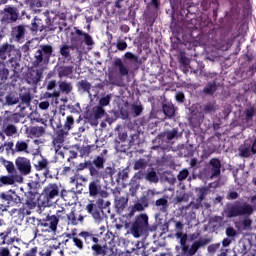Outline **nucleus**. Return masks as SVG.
Listing matches in <instances>:
<instances>
[{"instance_id": "f257e3e1", "label": "nucleus", "mask_w": 256, "mask_h": 256, "mask_svg": "<svg viewBox=\"0 0 256 256\" xmlns=\"http://www.w3.org/2000/svg\"><path fill=\"white\" fill-rule=\"evenodd\" d=\"M56 197H61L66 202L71 203V197L75 199L76 195L71 191L61 190V186L57 183H49L44 187L38 201L41 207H50Z\"/></svg>"}, {"instance_id": "f03ea898", "label": "nucleus", "mask_w": 256, "mask_h": 256, "mask_svg": "<svg viewBox=\"0 0 256 256\" xmlns=\"http://www.w3.org/2000/svg\"><path fill=\"white\" fill-rule=\"evenodd\" d=\"M78 237L83 239L84 245L91 249L93 256H107L109 247L107 243L103 244L101 235L93 233V231L83 230L78 234Z\"/></svg>"}, {"instance_id": "7ed1b4c3", "label": "nucleus", "mask_w": 256, "mask_h": 256, "mask_svg": "<svg viewBox=\"0 0 256 256\" xmlns=\"http://www.w3.org/2000/svg\"><path fill=\"white\" fill-rule=\"evenodd\" d=\"M190 38L186 41L192 47H197L199 45H208L209 43H217L219 41V34L217 29H211L207 34L201 32V27L197 24H194L193 27H190Z\"/></svg>"}, {"instance_id": "20e7f679", "label": "nucleus", "mask_w": 256, "mask_h": 256, "mask_svg": "<svg viewBox=\"0 0 256 256\" xmlns=\"http://www.w3.org/2000/svg\"><path fill=\"white\" fill-rule=\"evenodd\" d=\"M130 233L135 239L149 235V216L145 213L135 217L130 226Z\"/></svg>"}, {"instance_id": "39448f33", "label": "nucleus", "mask_w": 256, "mask_h": 256, "mask_svg": "<svg viewBox=\"0 0 256 256\" xmlns=\"http://www.w3.org/2000/svg\"><path fill=\"white\" fill-rule=\"evenodd\" d=\"M70 43L72 51H79L83 47V43L88 47L94 45L93 37L87 32H83L78 27H74V32L70 33Z\"/></svg>"}, {"instance_id": "423d86ee", "label": "nucleus", "mask_w": 256, "mask_h": 256, "mask_svg": "<svg viewBox=\"0 0 256 256\" xmlns=\"http://www.w3.org/2000/svg\"><path fill=\"white\" fill-rule=\"evenodd\" d=\"M114 67L118 68L119 73L115 71H109L108 79L111 85L119 86L123 81V77H127V75H129V67L123 64V60H121V58H116L114 60Z\"/></svg>"}, {"instance_id": "0eeeda50", "label": "nucleus", "mask_w": 256, "mask_h": 256, "mask_svg": "<svg viewBox=\"0 0 256 256\" xmlns=\"http://www.w3.org/2000/svg\"><path fill=\"white\" fill-rule=\"evenodd\" d=\"M17 241V228L0 219V245H11Z\"/></svg>"}, {"instance_id": "6e6552de", "label": "nucleus", "mask_w": 256, "mask_h": 256, "mask_svg": "<svg viewBox=\"0 0 256 256\" xmlns=\"http://www.w3.org/2000/svg\"><path fill=\"white\" fill-rule=\"evenodd\" d=\"M224 213L228 219L233 217H243V215H253V206L248 203H234L224 210Z\"/></svg>"}, {"instance_id": "1a4fd4ad", "label": "nucleus", "mask_w": 256, "mask_h": 256, "mask_svg": "<svg viewBox=\"0 0 256 256\" xmlns=\"http://www.w3.org/2000/svg\"><path fill=\"white\" fill-rule=\"evenodd\" d=\"M61 214L65 215V212H63V210H58L56 214H48L45 218L39 220V225L41 227H45V231H47V233H57L59 219L62 218Z\"/></svg>"}, {"instance_id": "9d476101", "label": "nucleus", "mask_w": 256, "mask_h": 256, "mask_svg": "<svg viewBox=\"0 0 256 256\" xmlns=\"http://www.w3.org/2000/svg\"><path fill=\"white\" fill-rule=\"evenodd\" d=\"M26 199L25 202L22 204V207L19 208V215L20 217H25V215H29L32 211V209H35L38 205H41L39 203V198L37 199V195L35 192L29 191L28 193L25 194Z\"/></svg>"}, {"instance_id": "9b49d317", "label": "nucleus", "mask_w": 256, "mask_h": 256, "mask_svg": "<svg viewBox=\"0 0 256 256\" xmlns=\"http://www.w3.org/2000/svg\"><path fill=\"white\" fill-rule=\"evenodd\" d=\"M98 160L100 161V165L94 172V179H109V177L112 179L113 175H115V169L111 166H108L105 168V157L98 156ZM104 170V171H103Z\"/></svg>"}, {"instance_id": "f8f14e48", "label": "nucleus", "mask_w": 256, "mask_h": 256, "mask_svg": "<svg viewBox=\"0 0 256 256\" xmlns=\"http://www.w3.org/2000/svg\"><path fill=\"white\" fill-rule=\"evenodd\" d=\"M59 91L53 90V92H45L44 97L46 99H59L61 97V93L63 95H71L73 92V84L67 81H60L59 84Z\"/></svg>"}, {"instance_id": "ddd939ff", "label": "nucleus", "mask_w": 256, "mask_h": 256, "mask_svg": "<svg viewBox=\"0 0 256 256\" xmlns=\"http://www.w3.org/2000/svg\"><path fill=\"white\" fill-rule=\"evenodd\" d=\"M3 39V35L0 34V41ZM21 51V49L17 48L15 44H11L9 42H0V61L3 63L6 59L13 57V55H17Z\"/></svg>"}, {"instance_id": "4468645a", "label": "nucleus", "mask_w": 256, "mask_h": 256, "mask_svg": "<svg viewBox=\"0 0 256 256\" xmlns=\"http://www.w3.org/2000/svg\"><path fill=\"white\" fill-rule=\"evenodd\" d=\"M0 199L6 207H15V205L21 204V197L17 192L10 189L7 192H2L0 194Z\"/></svg>"}, {"instance_id": "2eb2a0df", "label": "nucleus", "mask_w": 256, "mask_h": 256, "mask_svg": "<svg viewBox=\"0 0 256 256\" xmlns=\"http://www.w3.org/2000/svg\"><path fill=\"white\" fill-rule=\"evenodd\" d=\"M151 201V198H149V194L147 196L143 195L138 199L136 202H134V205L130 208V212L128 213V217H133L135 213H141L149 207V203Z\"/></svg>"}, {"instance_id": "dca6fc26", "label": "nucleus", "mask_w": 256, "mask_h": 256, "mask_svg": "<svg viewBox=\"0 0 256 256\" xmlns=\"http://www.w3.org/2000/svg\"><path fill=\"white\" fill-rule=\"evenodd\" d=\"M15 166L20 175H31V160L27 157L19 156L15 159Z\"/></svg>"}, {"instance_id": "f3484780", "label": "nucleus", "mask_w": 256, "mask_h": 256, "mask_svg": "<svg viewBox=\"0 0 256 256\" xmlns=\"http://www.w3.org/2000/svg\"><path fill=\"white\" fill-rule=\"evenodd\" d=\"M98 206L91 201L88 205H86V211L91 215L96 221V223H101L103 221V218L101 217V211L103 207V199L98 200Z\"/></svg>"}, {"instance_id": "a211bd4d", "label": "nucleus", "mask_w": 256, "mask_h": 256, "mask_svg": "<svg viewBox=\"0 0 256 256\" xmlns=\"http://www.w3.org/2000/svg\"><path fill=\"white\" fill-rule=\"evenodd\" d=\"M67 137H69L68 130H65L63 128V125L59 123L54 129V139H53L54 145L61 147V145L65 143V139H67Z\"/></svg>"}, {"instance_id": "6ab92c4d", "label": "nucleus", "mask_w": 256, "mask_h": 256, "mask_svg": "<svg viewBox=\"0 0 256 256\" xmlns=\"http://www.w3.org/2000/svg\"><path fill=\"white\" fill-rule=\"evenodd\" d=\"M17 19H19V10L11 5L5 6L2 21L5 23H15L17 22Z\"/></svg>"}, {"instance_id": "aec40b11", "label": "nucleus", "mask_w": 256, "mask_h": 256, "mask_svg": "<svg viewBox=\"0 0 256 256\" xmlns=\"http://www.w3.org/2000/svg\"><path fill=\"white\" fill-rule=\"evenodd\" d=\"M100 165L99 156H96L92 161L88 160L78 165V171H83L84 169L89 170L90 177H95V171Z\"/></svg>"}, {"instance_id": "412c9836", "label": "nucleus", "mask_w": 256, "mask_h": 256, "mask_svg": "<svg viewBox=\"0 0 256 256\" xmlns=\"http://www.w3.org/2000/svg\"><path fill=\"white\" fill-rule=\"evenodd\" d=\"M148 197L150 199L151 205H155V207L160 208V213H167L169 209V200H167V198L163 197V198H159L156 201L153 200V197H155V192H153L152 190L148 192Z\"/></svg>"}, {"instance_id": "4be33fe9", "label": "nucleus", "mask_w": 256, "mask_h": 256, "mask_svg": "<svg viewBox=\"0 0 256 256\" xmlns=\"http://www.w3.org/2000/svg\"><path fill=\"white\" fill-rule=\"evenodd\" d=\"M19 61H21V51L12 55L10 58H8V61H6L7 67L10 69V71H13L14 75H19L21 71V64Z\"/></svg>"}, {"instance_id": "5701e85b", "label": "nucleus", "mask_w": 256, "mask_h": 256, "mask_svg": "<svg viewBox=\"0 0 256 256\" xmlns=\"http://www.w3.org/2000/svg\"><path fill=\"white\" fill-rule=\"evenodd\" d=\"M42 77L43 72H41L40 70L32 69L26 74L25 81L26 83H28V85H31L32 87H37V85L41 83Z\"/></svg>"}, {"instance_id": "b1692460", "label": "nucleus", "mask_w": 256, "mask_h": 256, "mask_svg": "<svg viewBox=\"0 0 256 256\" xmlns=\"http://www.w3.org/2000/svg\"><path fill=\"white\" fill-rule=\"evenodd\" d=\"M27 35V29L24 25H18L12 28L11 37L15 43H23Z\"/></svg>"}, {"instance_id": "393cba45", "label": "nucleus", "mask_w": 256, "mask_h": 256, "mask_svg": "<svg viewBox=\"0 0 256 256\" xmlns=\"http://www.w3.org/2000/svg\"><path fill=\"white\" fill-rule=\"evenodd\" d=\"M55 29H57V27L45 26L43 24V20L37 17L34 18L30 27V31H32V33H37V31H55Z\"/></svg>"}, {"instance_id": "a878e982", "label": "nucleus", "mask_w": 256, "mask_h": 256, "mask_svg": "<svg viewBox=\"0 0 256 256\" xmlns=\"http://www.w3.org/2000/svg\"><path fill=\"white\" fill-rule=\"evenodd\" d=\"M210 242L211 240L209 239H200L198 241H195L190 248L189 246H187V251L182 253L186 256H193L197 253V251H199V249H201V247H204V245H208V243Z\"/></svg>"}, {"instance_id": "bb28decb", "label": "nucleus", "mask_w": 256, "mask_h": 256, "mask_svg": "<svg viewBox=\"0 0 256 256\" xmlns=\"http://www.w3.org/2000/svg\"><path fill=\"white\" fill-rule=\"evenodd\" d=\"M101 180L100 178H94L88 185L89 197H99L101 195Z\"/></svg>"}, {"instance_id": "cd10ccee", "label": "nucleus", "mask_w": 256, "mask_h": 256, "mask_svg": "<svg viewBox=\"0 0 256 256\" xmlns=\"http://www.w3.org/2000/svg\"><path fill=\"white\" fill-rule=\"evenodd\" d=\"M179 128H173L172 130H166L160 134H158V139H161V141H167L169 143L170 141H173V139H179Z\"/></svg>"}, {"instance_id": "c85d7f7f", "label": "nucleus", "mask_w": 256, "mask_h": 256, "mask_svg": "<svg viewBox=\"0 0 256 256\" xmlns=\"http://www.w3.org/2000/svg\"><path fill=\"white\" fill-rule=\"evenodd\" d=\"M211 165V176L210 179H215V177H219L221 175V160L219 158H212L209 161Z\"/></svg>"}, {"instance_id": "c756f323", "label": "nucleus", "mask_w": 256, "mask_h": 256, "mask_svg": "<svg viewBox=\"0 0 256 256\" xmlns=\"http://www.w3.org/2000/svg\"><path fill=\"white\" fill-rule=\"evenodd\" d=\"M18 129L17 126L11 123L3 122L2 125V132H0V135H6V137H14V135H17Z\"/></svg>"}, {"instance_id": "7c9ffc66", "label": "nucleus", "mask_w": 256, "mask_h": 256, "mask_svg": "<svg viewBox=\"0 0 256 256\" xmlns=\"http://www.w3.org/2000/svg\"><path fill=\"white\" fill-rule=\"evenodd\" d=\"M27 133L31 139L43 137L45 135V127L43 126H31L27 129Z\"/></svg>"}, {"instance_id": "2f4dec72", "label": "nucleus", "mask_w": 256, "mask_h": 256, "mask_svg": "<svg viewBox=\"0 0 256 256\" xmlns=\"http://www.w3.org/2000/svg\"><path fill=\"white\" fill-rule=\"evenodd\" d=\"M21 255V248L13 246L9 247H0V256H19Z\"/></svg>"}, {"instance_id": "473e14b6", "label": "nucleus", "mask_w": 256, "mask_h": 256, "mask_svg": "<svg viewBox=\"0 0 256 256\" xmlns=\"http://www.w3.org/2000/svg\"><path fill=\"white\" fill-rule=\"evenodd\" d=\"M36 171H44V175L49 177L51 171L49 170V161L45 158L38 160L37 164H35Z\"/></svg>"}, {"instance_id": "72a5a7b5", "label": "nucleus", "mask_w": 256, "mask_h": 256, "mask_svg": "<svg viewBox=\"0 0 256 256\" xmlns=\"http://www.w3.org/2000/svg\"><path fill=\"white\" fill-rule=\"evenodd\" d=\"M238 153L239 156L243 157L244 159L251 157V155H253L251 152V143L245 141L244 144L238 148Z\"/></svg>"}, {"instance_id": "f704fd0d", "label": "nucleus", "mask_w": 256, "mask_h": 256, "mask_svg": "<svg viewBox=\"0 0 256 256\" xmlns=\"http://www.w3.org/2000/svg\"><path fill=\"white\" fill-rule=\"evenodd\" d=\"M66 237L68 239H72L74 246L79 250V251H83V249H85V244H84V240L79 238V236H77V233L72 232L71 234H66Z\"/></svg>"}, {"instance_id": "c9c22d12", "label": "nucleus", "mask_w": 256, "mask_h": 256, "mask_svg": "<svg viewBox=\"0 0 256 256\" xmlns=\"http://www.w3.org/2000/svg\"><path fill=\"white\" fill-rule=\"evenodd\" d=\"M56 71L59 79H63V77H71V75H73V66H58Z\"/></svg>"}, {"instance_id": "e433bc0d", "label": "nucleus", "mask_w": 256, "mask_h": 256, "mask_svg": "<svg viewBox=\"0 0 256 256\" xmlns=\"http://www.w3.org/2000/svg\"><path fill=\"white\" fill-rule=\"evenodd\" d=\"M196 192H197L196 205H201L203 201H205V197L209 195V188L205 186L196 188Z\"/></svg>"}, {"instance_id": "4c0bfd02", "label": "nucleus", "mask_w": 256, "mask_h": 256, "mask_svg": "<svg viewBox=\"0 0 256 256\" xmlns=\"http://www.w3.org/2000/svg\"><path fill=\"white\" fill-rule=\"evenodd\" d=\"M162 111L165 117L171 119V117H175V105L171 102H166L162 104Z\"/></svg>"}, {"instance_id": "58836bf2", "label": "nucleus", "mask_w": 256, "mask_h": 256, "mask_svg": "<svg viewBox=\"0 0 256 256\" xmlns=\"http://www.w3.org/2000/svg\"><path fill=\"white\" fill-rule=\"evenodd\" d=\"M145 180L149 183H159V175L155 168H149L145 173Z\"/></svg>"}, {"instance_id": "ea45409f", "label": "nucleus", "mask_w": 256, "mask_h": 256, "mask_svg": "<svg viewBox=\"0 0 256 256\" xmlns=\"http://www.w3.org/2000/svg\"><path fill=\"white\" fill-rule=\"evenodd\" d=\"M105 115H107L105 108L98 105L92 108V117L93 119H95V121H99V119H103Z\"/></svg>"}, {"instance_id": "a19ab883", "label": "nucleus", "mask_w": 256, "mask_h": 256, "mask_svg": "<svg viewBox=\"0 0 256 256\" xmlns=\"http://www.w3.org/2000/svg\"><path fill=\"white\" fill-rule=\"evenodd\" d=\"M42 51V55L44 57V63H49V59H51V55H53V46L47 44L40 46Z\"/></svg>"}, {"instance_id": "79ce46f5", "label": "nucleus", "mask_w": 256, "mask_h": 256, "mask_svg": "<svg viewBox=\"0 0 256 256\" xmlns=\"http://www.w3.org/2000/svg\"><path fill=\"white\" fill-rule=\"evenodd\" d=\"M21 105H25L26 107H31V101L33 97L31 96V92L26 91L24 93H20L18 97Z\"/></svg>"}, {"instance_id": "37998d69", "label": "nucleus", "mask_w": 256, "mask_h": 256, "mask_svg": "<svg viewBox=\"0 0 256 256\" xmlns=\"http://www.w3.org/2000/svg\"><path fill=\"white\" fill-rule=\"evenodd\" d=\"M71 50H73V48L71 47V45H67V44H63L60 46V55L61 57H63V59H65L66 61H71L72 57H71Z\"/></svg>"}, {"instance_id": "c03bdc74", "label": "nucleus", "mask_w": 256, "mask_h": 256, "mask_svg": "<svg viewBox=\"0 0 256 256\" xmlns=\"http://www.w3.org/2000/svg\"><path fill=\"white\" fill-rule=\"evenodd\" d=\"M15 153H29V144L24 140H18L14 146Z\"/></svg>"}, {"instance_id": "a18cd8bd", "label": "nucleus", "mask_w": 256, "mask_h": 256, "mask_svg": "<svg viewBox=\"0 0 256 256\" xmlns=\"http://www.w3.org/2000/svg\"><path fill=\"white\" fill-rule=\"evenodd\" d=\"M19 103V96L15 92H10L5 96V105L11 107Z\"/></svg>"}, {"instance_id": "49530a36", "label": "nucleus", "mask_w": 256, "mask_h": 256, "mask_svg": "<svg viewBox=\"0 0 256 256\" xmlns=\"http://www.w3.org/2000/svg\"><path fill=\"white\" fill-rule=\"evenodd\" d=\"M202 111L204 115H213L217 111V103L215 102H207L202 106Z\"/></svg>"}, {"instance_id": "de8ad7c7", "label": "nucleus", "mask_w": 256, "mask_h": 256, "mask_svg": "<svg viewBox=\"0 0 256 256\" xmlns=\"http://www.w3.org/2000/svg\"><path fill=\"white\" fill-rule=\"evenodd\" d=\"M9 185H15V176L0 175V187H7Z\"/></svg>"}, {"instance_id": "09e8293b", "label": "nucleus", "mask_w": 256, "mask_h": 256, "mask_svg": "<svg viewBox=\"0 0 256 256\" xmlns=\"http://www.w3.org/2000/svg\"><path fill=\"white\" fill-rule=\"evenodd\" d=\"M76 87L78 91H82V93H91V82L87 80L78 81Z\"/></svg>"}, {"instance_id": "8fccbe9b", "label": "nucleus", "mask_w": 256, "mask_h": 256, "mask_svg": "<svg viewBox=\"0 0 256 256\" xmlns=\"http://www.w3.org/2000/svg\"><path fill=\"white\" fill-rule=\"evenodd\" d=\"M244 123H253V117L256 115V109L254 106L248 107L246 110H244Z\"/></svg>"}, {"instance_id": "3c124183", "label": "nucleus", "mask_w": 256, "mask_h": 256, "mask_svg": "<svg viewBox=\"0 0 256 256\" xmlns=\"http://www.w3.org/2000/svg\"><path fill=\"white\" fill-rule=\"evenodd\" d=\"M4 124L6 123H10V124H14L16 125L17 123H19L21 121V114L19 113H13V114H10L8 116H6L4 119Z\"/></svg>"}, {"instance_id": "603ef678", "label": "nucleus", "mask_w": 256, "mask_h": 256, "mask_svg": "<svg viewBox=\"0 0 256 256\" xmlns=\"http://www.w3.org/2000/svg\"><path fill=\"white\" fill-rule=\"evenodd\" d=\"M217 91V83L215 81L208 82L206 87L203 89V93L205 95H215V92Z\"/></svg>"}, {"instance_id": "864d4df0", "label": "nucleus", "mask_w": 256, "mask_h": 256, "mask_svg": "<svg viewBox=\"0 0 256 256\" xmlns=\"http://www.w3.org/2000/svg\"><path fill=\"white\" fill-rule=\"evenodd\" d=\"M176 238L180 239V245L182 247V253H187V234H183V232H177Z\"/></svg>"}, {"instance_id": "5fc2aeb1", "label": "nucleus", "mask_w": 256, "mask_h": 256, "mask_svg": "<svg viewBox=\"0 0 256 256\" xmlns=\"http://www.w3.org/2000/svg\"><path fill=\"white\" fill-rule=\"evenodd\" d=\"M45 61V56H43V51L37 50L34 54V61L32 62L33 67H39L41 63Z\"/></svg>"}, {"instance_id": "6e6d98bb", "label": "nucleus", "mask_w": 256, "mask_h": 256, "mask_svg": "<svg viewBox=\"0 0 256 256\" xmlns=\"http://www.w3.org/2000/svg\"><path fill=\"white\" fill-rule=\"evenodd\" d=\"M147 160L145 158H140L134 162V171H141L147 169Z\"/></svg>"}, {"instance_id": "4d7b16f0", "label": "nucleus", "mask_w": 256, "mask_h": 256, "mask_svg": "<svg viewBox=\"0 0 256 256\" xmlns=\"http://www.w3.org/2000/svg\"><path fill=\"white\" fill-rule=\"evenodd\" d=\"M147 9H154L155 14L158 15L161 9V0H150L147 4Z\"/></svg>"}, {"instance_id": "13d9d810", "label": "nucleus", "mask_w": 256, "mask_h": 256, "mask_svg": "<svg viewBox=\"0 0 256 256\" xmlns=\"http://www.w3.org/2000/svg\"><path fill=\"white\" fill-rule=\"evenodd\" d=\"M25 5H27L30 9H39L43 7L42 0H25Z\"/></svg>"}, {"instance_id": "bf43d9fd", "label": "nucleus", "mask_w": 256, "mask_h": 256, "mask_svg": "<svg viewBox=\"0 0 256 256\" xmlns=\"http://www.w3.org/2000/svg\"><path fill=\"white\" fill-rule=\"evenodd\" d=\"M74 125H75V118H73V116H67L66 121L62 126V129H65V131L69 132L71 129H73Z\"/></svg>"}, {"instance_id": "052dcab7", "label": "nucleus", "mask_w": 256, "mask_h": 256, "mask_svg": "<svg viewBox=\"0 0 256 256\" xmlns=\"http://www.w3.org/2000/svg\"><path fill=\"white\" fill-rule=\"evenodd\" d=\"M3 146L4 151H6L7 155H15V144L13 143V141L4 142Z\"/></svg>"}, {"instance_id": "680f3d73", "label": "nucleus", "mask_w": 256, "mask_h": 256, "mask_svg": "<svg viewBox=\"0 0 256 256\" xmlns=\"http://www.w3.org/2000/svg\"><path fill=\"white\" fill-rule=\"evenodd\" d=\"M127 199L125 197H121L115 201V206L118 211H123L125 207H127Z\"/></svg>"}, {"instance_id": "e2e57ef3", "label": "nucleus", "mask_w": 256, "mask_h": 256, "mask_svg": "<svg viewBox=\"0 0 256 256\" xmlns=\"http://www.w3.org/2000/svg\"><path fill=\"white\" fill-rule=\"evenodd\" d=\"M112 95L107 94L106 96L100 98L98 107H108L111 104Z\"/></svg>"}, {"instance_id": "0e129e2a", "label": "nucleus", "mask_w": 256, "mask_h": 256, "mask_svg": "<svg viewBox=\"0 0 256 256\" xmlns=\"http://www.w3.org/2000/svg\"><path fill=\"white\" fill-rule=\"evenodd\" d=\"M68 219V225H78L77 216L75 215V210H72L69 214L66 215Z\"/></svg>"}, {"instance_id": "69168bd1", "label": "nucleus", "mask_w": 256, "mask_h": 256, "mask_svg": "<svg viewBox=\"0 0 256 256\" xmlns=\"http://www.w3.org/2000/svg\"><path fill=\"white\" fill-rule=\"evenodd\" d=\"M9 79V69L4 68L0 70V85Z\"/></svg>"}, {"instance_id": "338daca9", "label": "nucleus", "mask_w": 256, "mask_h": 256, "mask_svg": "<svg viewBox=\"0 0 256 256\" xmlns=\"http://www.w3.org/2000/svg\"><path fill=\"white\" fill-rule=\"evenodd\" d=\"M188 177H189V170H187L186 168L182 169L177 175L178 181H185V179H187Z\"/></svg>"}, {"instance_id": "774afa93", "label": "nucleus", "mask_w": 256, "mask_h": 256, "mask_svg": "<svg viewBox=\"0 0 256 256\" xmlns=\"http://www.w3.org/2000/svg\"><path fill=\"white\" fill-rule=\"evenodd\" d=\"M39 253V248L37 246L31 248L30 250L23 253V256H37Z\"/></svg>"}]
</instances>
